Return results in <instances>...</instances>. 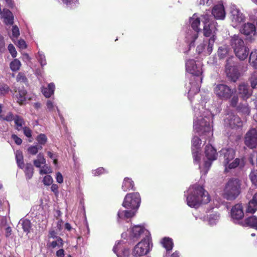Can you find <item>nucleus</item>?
<instances>
[{
  "mask_svg": "<svg viewBox=\"0 0 257 257\" xmlns=\"http://www.w3.org/2000/svg\"><path fill=\"white\" fill-rule=\"evenodd\" d=\"M17 46L21 49H25L27 47L26 42L24 39H20L18 42Z\"/></svg>",
  "mask_w": 257,
  "mask_h": 257,
  "instance_id": "4d7b16f0",
  "label": "nucleus"
},
{
  "mask_svg": "<svg viewBox=\"0 0 257 257\" xmlns=\"http://www.w3.org/2000/svg\"><path fill=\"white\" fill-rule=\"evenodd\" d=\"M250 86L253 89H257V71H253L248 78Z\"/></svg>",
  "mask_w": 257,
  "mask_h": 257,
  "instance_id": "f704fd0d",
  "label": "nucleus"
},
{
  "mask_svg": "<svg viewBox=\"0 0 257 257\" xmlns=\"http://www.w3.org/2000/svg\"><path fill=\"white\" fill-rule=\"evenodd\" d=\"M186 201L188 206L197 208L202 203H207L210 201V196L202 186L195 184L192 186Z\"/></svg>",
  "mask_w": 257,
  "mask_h": 257,
  "instance_id": "f257e3e1",
  "label": "nucleus"
},
{
  "mask_svg": "<svg viewBox=\"0 0 257 257\" xmlns=\"http://www.w3.org/2000/svg\"><path fill=\"white\" fill-rule=\"evenodd\" d=\"M27 92L24 88H19L18 89H15L14 95L17 99V101L20 104H22L26 100V94Z\"/></svg>",
  "mask_w": 257,
  "mask_h": 257,
  "instance_id": "aec40b11",
  "label": "nucleus"
},
{
  "mask_svg": "<svg viewBox=\"0 0 257 257\" xmlns=\"http://www.w3.org/2000/svg\"><path fill=\"white\" fill-rule=\"evenodd\" d=\"M105 172V169L102 167L98 168L93 172L95 175H100V174H103Z\"/></svg>",
  "mask_w": 257,
  "mask_h": 257,
  "instance_id": "e2e57ef3",
  "label": "nucleus"
},
{
  "mask_svg": "<svg viewBox=\"0 0 257 257\" xmlns=\"http://www.w3.org/2000/svg\"><path fill=\"white\" fill-rule=\"evenodd\" d=\"M16 80L17 82H22L23 83H28V79L27 78L25 74L23 72H19L17 75Z\"/></svg>",
  "mask_w": 257,
  "mask_h": 257,
  "instance_id": "49530a36",
  "label": "nucleus"
},
{
  "mask_svg": "<svg viewBox=\"0 0 257 257\" xmlns=\"http://www.w3.org/2000/svg\"><path fill=\"white\" fill-rule=\"evenodd\" d=\"M56 240L52 241V242H50V244H47L48 246H51L52 248H55L56 246H58L59 247H62L63 246V241L60 236H57L56 238Z\"/></svg>",
  "mask_w": 257,
  "mask_h": 257,
  "instance_id": "ea45409f",
  "label": "nucleus"
},
{
  "mask_svg": "<svg viewBox=\"0 0 257 257\" xmlns=\"http://www.w3.org/2000/svg\"><path fill=\"white\" fill-rule=\"evenodd\" d=\"M233 57H228L226 60L225 64V71L227 76L230 78L233 82H236L238 79L240 74L237 68L231 65V62Z\"/></svg>",
  "mask_w": 257,
  "mask_h": 257,
  "instance_id": "1a4fd4ad",
  "label": "nucleus"
},
{
  "mask_svg": "<svg viewBox=\"0 0 257 257\" xmlns=\"http://www.w3.org/2000/svg\"><path fill=\"white\" fill-rule=\"evenodd\" d=\"M216 30L213 22H210L208 25H204L203 29V35L210 38L212 36H216L215 30Z\"/></svg>",
  "mask_w": 257,
  "mask_h": 257,
  "instance_id": "6ab92c4d",
  "label": "nucleus"
},
{
  "mask_svg": "<svg viewBox=\"0 0 257 257\" xmlns=\"http://www.w3.org/2000/svg\"><path fill=\"white\" fill-rule=\"evenodd\" d=\"M5 49V44L4 36L0 34V53L4 51Z\"/></svg>",
  "mask_w": 257,
  "mask_h": 257,
  "instance_id": "13d9d810",
  "label": "nucleus"
},
{
  "mask_svg": "<svg viewBox=\"0 0 257 257\" xmlns=\"http://www.w3.org/2000/svg\"><path fill=\"white\" fill-rule=\"evenodd\" d=\"M231 45L234 49L235 55L240 60L246 59L249 53V49L245 46L242 39L238 35H234L231 39Z\"/></svg>",
  "mask_w": 257,
  "mask_h": 257,
  "instance_id": "7ed1b4c3",
  "label": "nucleus"
},
{
  "mask_svg": "<svg viewBox=\"0 0 257 257\" xmlns=\"http://www.w3.org/2000/svg\"><path fill=\"white\" fill-rule=\"evenodd\" d=\"M13 112H8L6 115L3 113V106L0 103V119L2 120H6V121H12Z\"/></svg>",
  "mask_w": 257,
  "mask_h": 257,
  "instance_id": "72a5a7b5",
  "label": "nucleus"
},
{
  "mask_svg": "<svg viewBox=\"0 0 257 257\" xmlns=\"http://www.w3.org/2000/svg\"><path fill=\"white\" fill-rule=\"evenodd\" d=\"M246 212L254 213L257 210V192L252 196V198L248 203Z\"/></svg>",
  "mask_w": 257,
  "mask_h": 257,
  "instance_id": "412c9836",
  "label": "nucleus"
},
{
  "mask_svg": "<svg viewBox=\"0 0 257 257\" xmlns=\"http://www.w3.org/2000/svg\"><path fill=\"white\" fill-rule=\"evenodd\" d=\"M210 16L208 14L202 15L201 16V19L204 24V25H205V24H208V23L210 22Z\"/></svg>",
  "mask_w": 257,
  "mask_h": 257,
  "instance_id": "6e6d98bb",
  "label": "nucleus"
},
{
  "mask_svg": "<svg viewBox=\"0 0 257 257\" xmlns=\"http://www.w3.org/2000/svg\"><path fill=\"white\" fill-rule=\"evenodd\" d=\"M241 161L239 158H236L235 160L232 162V163H229L228 164V168H235L236 167L240 165Z\"/></svg>",
  "mask_w": 257,
  "mask_h": 257,
  "instance_id": "603ef678",
  "label": "nucleus"
},
{
  "mask_svg": "<svg viewBox=\"0 0 257 257\" xmlns=\"http://www.w3.org/2000/svg\"><path fill=\"white\" fill-rule=\"evenodd\" d=\"M12 34H13V36H15V37H18L19 36V35H20L19 29L18 27L16 26V25L15 26L13 27Z\"/></svg>",
  "mask_w": 257,
  "mask_h": 257,
  "instance_id": "680f3d73",
  "label": "nucleus"
},
{
  "mask_svg": "<svg viewBox=\"0 0 257 257\" xmlns=\"http://www.w3.org/2000/svg\"><path fill=\"white\" fill-rule=\"evenodd\" d=\"M43 146H39V145H35V146H31L28 149V152L32 155H36L37 154L39 150H42Z\"/></svg>",
  "mask_w": 257,
  "mask_h": 257,
  "instance_id": "a18cd8bd",
  "label": "nucleus"
},
{
  "mask_svg": "<svg viewBox=\"0 0 257 257\" xmlns=\"http://www.w3.org/2000/svg\"><path fill=\"white\" fill-rule=\"evenodd\" d=\"M152 246V239L150 236H146L140 242L135 246L133 250V254L135 256H141L146 255L150 250V245Z\"/></svg>",
  "mask_w": 257,
  "mask_h": 257,
  "instance_id": "39448f33",
  "label": "nucleus"
},
{
  "mask_svg": "<svg viewBox=\"0 0 257 257\" xmlns=\"http://www.w3.org/2000/svg\"><path fill=\"white\" fill-rule=\"evenodd\" d=\"M12 138L14 141L15 143L17 144V145H21L22 143V140L20 137H18L16 134H13L12 136Z\"/></svg>",
  "mask_w": 257,
  "mask_h": 257,
  "instance_id": "052dcab7",
  "label": "nucleus"
},
{
  "mask_svg": "<svg viewBox=\"0 0 257 257\" xmlns=\"http://www.w3.org/2000/svg\"><path fill=\"white\" fill-rule=\"evenodd\" d=\"M10 87L6 83H0V91L2 94H6L9 92Z\"/></svg>",
  "mask_w": 257,
  "mask_h": 257,
  "instance_id": "3c124183",
  "label": "nucleus"
},
{
  "mask_svg": "<svg viewBox=\"0 0 257 257\" xmlns=\"http://www.w3.org/2000/svg\"><path fill=\"white\" fill-rule=\"evenodd\" d=\"M113 251L118 257H128L130 254V250L128 248H123L121 242H118L113 246Z\"/></svg>",
  "mask_w": 257,
  "mask_h": 257,
  "instance_id": "2eb2a0df",
  "label": "nucleus"
},
{
  "mask_svg": "<svg viewBox=\"0 0 257 257\" xmlns=\"http://www.w3.org/2000/svg\"><path fill=\"white\" fill-rule=\"evenodd\" d=\"M238 91L243 100H246L252 95V92L249 90L248 86L244 83L238 85Z\"/></svg>",
  "mask_w": 257,
  "mask_h": 257,
  "instance_id": "f3484780",
  "label": "nucleus"
},
{
  "mask_svg": "<svg viewBox=\"0 0 257 257\" xmlns=\"http://www.w3.org/2000/svg\"><path fill=\"white\" fill-rule=\"evenodd\" d=\"M55 90V84L54 83H49L47 87L42 86L41 88V92L45 97L49 98L54 94Z\"/></svg>",
  "mask_w": 257,
  "mask_h": 257,
  "instance_id": "4be33fe9",
  "label": "nucleus"
},
{
  "mask_svg": "<svg viewBox=\"0 0 257 257\" xmlns=\"http://www.w3.org/2000/svg\"><path fill=\"white\" fill-rule=\"evenodd\" d=\"M141 196L139 192L126 194L122 202V205L127 209H138L141 203Z\"/></svg>",
  "mask_w": 257,
  "mask_h": 257,
  "instance_id": "423d86ee",
  "label": "nucleus"
},
{
  "mask_svg": "<svg viewBox=\"0 0 257 257\" xmlns=\"http://www.w3.org/2000/svg\"><path fill=\"white\" fill-rule=\"evenodd\" d=\"M121 189L124 191H129L131 189L134 190L135 184L132 178H128V177L124 178L121 185Z\"/></svg>",
  "mask_w": 257,
  "mask_h": 257,
  "instance_id": "5701e85b",
  "label": "nucleus"
},
{
  "mask_svg": "<svg viewBox=\"0 0 257 257\" xmlns=\"http://www.w3.org/2000/svg\"><path fill=\"white\" fill-rule=\"evenodd\" d=\"M57 182L59 183H62L63 182V177L60 172H57L56 174Z\"/></svg>",
  "mask_w": 257,
  "mask_h": 257,
  "instance_id": "0e129e2a",
  "label": "nucleus"
},
{
  "mask_svg": "<svg viewBox=\"0 0 257 257\" xmlns=\"http://www.w3.org/2000/svg\"><path fill=\"white\" fill-rule=\"evenodd\" d=\"M192 28L195 30V31L198 32L199 30V26L200 24V20L199 18H195V15H194L192 18H191L190 20Z\"/></svg>",
  "mask_w": 257,
  "mask_h": 257,
  "instance_id": "4c0bfd02",
  "label": "nucleus"
},
{
  "mask_svg": "<svg viewBox=\"0 0 257 257\" xmlns=\"http://www.w3.org/2000/svg\"><path fill=\"white\" fill-rule=\"evenodd\" d=\"M217 55L219 59H225L229 56V49L226 45H223L218 48Z\"/></svg>",
  "mask_w": 257,
  "mask_h": 257,
  "instance_id": "cd10ccee",
  "label": "nucleus"
},
{
  "mask_svg": "<svg viewBox=\"0 0 257 257\" xmlns=\"http://www.w3.org/2000/svg\"><path fill=\"white\" fill-rule=\"evenodd\" d=\"M8 50L10 52L11 56L13 58H15L17 56V52L16 48L13 44H9L8 46Z\"/></svg>",
  "mask_w": 257,
  "mask_h": 257,
  "instance_id": "09e8293b",
  "label": "nucleus"
},
{
  "mask_svg": "<svg viewBox=\"0 0 257 257\" xmlns=\"http://www.w3.org/2000/svg\"><path fill=\"white\" fill-rule=\"evenodd\" d=\"M244 221L247 226L257 229V216H251L247 217Z\"/></svg>",
  "mask_w": 257,
  "mask_h": 257,
  "instance_id": "c85d7f7f",
  "label": "nucleus"
},
{
  "mask_svg": "<svg viewBox=\"0 0 257 257\" xmlns=\"http://www.w3.org/2000/svg\"><path fill=\"white\" fill-rule=\"evenodd\" d=\"M244 20V16L239 10H233L232 12V20L236 24H239Z\"/></svg>",
  "mask_w": 257,
  "mask_h": 257,
  "instance_id": "bb28decb",
  "label": "nucleus"
},
{
  "mask_svg": "<svg viewBox=\"0 0 257 257\" xmlns=\"http://www.w3.org/2000/svg\"><path fill=\"white\" fill-rule=\"evenodd\" d=\"M2 16L4 19V22L6 24H14V16L10 10L4 9L2 12Z\"/></svg>",
  "mask_w": 257,
  "mask_h": 257,
  "instance_id": "393cba45",
  "label": "nucleus"
},
{
  "mask_svg": "<svg viewBox=\"0 0 257 257\" xmlns=\"http://www.w3.org/2000/svg\"><path fill=\"white\" fill-rule=\"evenodd\" d=\"M205 156L207 159L214 161L217 159L218 155L216 150L211 145H207L205 148Z\"/></svg>",
  "mask_w": 257,
  "mask_h": 257,
  "instance_id": "a211bd4d",
  "label": "nucleus"
},
{
  "mask_svg": "<svg viewBox=\"0 0 257 257\" xmlns=\"http://www.w3.org/2000/svg\"><path fill=\"white\" fill-rule=\"evenodd\" d=\"M249 177L252 184L257 185V170L251 171Z\"/></svg>",
  "mask_w": 257,
  "mask_h": 257,
  "instance_id": "de8ad7c7",
  "label": "nucleus"
},
{
  "mask_svg": "<svg viewBox=\"0 0 257 257\" xmlns=\"http://www.w3.org/2000/svg\"><path fill=\"white\" fill-rule=\"evenodd\" d=\"M244 144L249 148H255L257 147V130L255 128L249 130L245 134Z\"/></svg>",
  "mask_w": 257,
  "mask_h": 257,
  "instance_id": "9d476101",
  "label": "nucleus"
},
{
  "mask_svg": "<svg viewBox=\"0 0 257 257\" xmlns=\"http://www.w3.org/2000/svg\"><path fill=\"white\" fill-rule=\"evenodd\" d=\"M56 255L58 257H64L65 255V251L63 248L59 249L56 252Z\"/></svg>",
  "mask_w": 257,
  "mask_h": 257,
  "instance_id": "338daca9",
  "label": "nucleus"
},
{
  "mask_svg": "<svg viewBox=\"0 0 257 257\" xmlns=\"http://www.w3.org/2000/svg\"><path fill=\"white\" fill-rule=\"evenodd\" d=\"M185 67L186 71L194 75L197 80H199L200 83L202 82L203 77L201 75L202 70L201 68L198 67L194 60H188L185 63Z\"/></svg>",
  "mask_w": 257,
  "mask_h": 257,
  "instance_id": "0eeeda50",
  "label": "nucleus"
},
{
  "mask_svg": "<svg viewBox=\"0 0 257 257\" xmlns=\"http://www.w3.org/2000/svg\"><path fill=\"white\" fill-rule=\"evenodd\" d=\"M240 32L247 36L252 37L256 34V28L252 23H245L240 29Z\"/></svg>",
  "mask_w": 257,
  "mask_h": 257,
  "instance_id": "ddd939ff",
  "label": "nucleus"
},
{
  "mask_svg": "<svg viewBox=\"0 0 257 257\" xmlns=\"http://www.w3.org/2000/svg\"><path fill=\"white\" fill-rule=\"evenodd\" d=\"M217 39L216 36H212L210 37L208 41V46L207 47V53L210 54L212 53L214 44Z\"/></svg>",
  "mask_w": 257,
  "mask_h": 257,
  "instance_id": "a19ab883",
  "label": "nucleus"
},
{
  "mask_svg": "<svg viewBox=\"0 0 257 257\" xmlns=\"http://www.w3.org/2000/svg\"><path fill=\"white\" fill-rule=\"evenodd\" d=\"M16 160L17 165L20 168H24L25 164L24 161V157L22 152H18L16 155Z\"/></svg>",
  "mask_w": 257,
  "mask_h": 257,
  "instance_id": "58836bf2",
  "label": "nucleus"
},
{
  "mask_svg": "<svg viewBox=\"0 0 257 257\" xmlns=\"http://www.w3.org/2000/svg\"><path fill=\"white\" fill-rule=\"evenodd\" d=\"M25 135L28 138H31L32 136V131L28 127V126H23V128Z\"/></svg>",
  "mask_w": 257,
  "mask_h": 257,
  "instance_id": "5fc2aeb1",
  "label": "nucleus"
},
{
  "mask_svg": "<svg viewBox=\"0 0 257 257\" xmlns=\"http://www.w3.org/2000/svg\"><path fill=\"white\" fill-rule=\"evenodd\" d=\"M200 136L205 140L210 139L213 135L212 126L210 121H207L206 118H203L200 122V127L198 131Z\"/></svg>",
  "mask_w": 257,
  "mask_h": 257,
  "instance_id": "6e6552de",
  "label": "nucleus"
},
{
  "mask_svg": "<svg viewBox=\"0 0 257 257\" xmlns=\"http://www.w3.org/2000/svg\"><path fill=\"white\" fill-rule=\"evenodd\" d=\"M144 228L142 226H134L132 229V235L134 238H138L144 232Z\"/></svg>",
  "mask_w": 257,
  "mask_h": 257,
  "instance_id": "473e14b6",
  "label": "nucleus"
},
{
  "mask_svg": "<svg viewBox=\"0 0 257 257\" xmlns=\"http://www.w3.org/2000/svg\"><path fill=\"white\" fill-rule=\"evenodd\" d=\"M162 243L167 250H171L173 247V242L172 239L169 237H164Z\"/></svg>",
  "mask_w": 257,
  "mask_h": 257,
  "instance_id": "e433bc0d",
  "label": "nucleus"
},
{
  "mask_svg": "<svg viewBox=\"0 0 257 257\" xmlns=\"http://www.w3.org/2000/svg\"><path fill=\"white\" fill-rule=\"evenodd\" d=\"M24 169L27 180H30L32 178L34 173V168L33 165L31 163H27L25 165Z\"/></svg>",
  "mask_w": 257,
  "mask_h": 257,
  "instance_id": "a878e982",
  "label": "nucleus"
},
{
  "mask_svg": "<svg viewBox=\"0 0 257 257\" xmlns=\"http://www.w3.org/2000/svg\"><path fill=\"white\" fill-rule=\"evenodd\" d=\"M243 207L242 204H236L231 209V216L233 219L239 220L243 217Z\"/></svg>",
  "mask_w": 257,
  "mask_h": 257,
  "instance_id": "f8f14e48",
  "label": "nucleus"
},
{
  "mask_svg": "<svg viewBox=\"0 0 257 257\" xmlns=\"http://www.w3.org/2000/svg\"><path fill=\"white\" fill-rule=\"evenodd\" d=\"M12 120H14L15 121L16 129L19 130H23V125L25 124V121L24 118L22 116L19 115H14L12 112Z\"/></svg>",
  "mask_w": 257,
  "mask_h": 257,
  "instance_id": "b1692460",
  "label": "nucleus"
},
{
  "mask_svg": "<svg viewBox=\"0 0 257 257\" xmlns=\"http://www.w3.org/2000/svg\"><path fill=\"white\" fill-rule=\"evenodd\" d=\"M194 146H198L201 143V140L198 137H194L192 140Z\"/></svg>",
  "mask_w": 257,
  "mask_h": 257,
  "instance_id": "bf43d9fd",
  "label": "nucleus"
},
{
  "mask_svg": "<svg viewBox=\"0 0 257 257\" xmlns=\"http://www.w3.org/2000/svg\"><path fill=\"white\" fill-rule=\"evenodd\" d=\"M46 162L44 154L39 153L37 155V159L34 160L33 164L37 168H41L42 165L46 164Z\"/></svg>",
  "mask_w": 257,
  "mask_h": 257,
  "instance_id": "7c9ffc66",
  "label": "nucleus"
},
{
  "mask_svg": "<svg viewBox=\"0 0 257 257\" xmlns=\"http://www.w3.org/2000/svg\"><path fill=\"white\" fill-rule=\"evenodd\" d=\"M213 91L217 97L223 100L230 99L234 93L236 92L235 89H231L228 85L223 84V83L215 85L213 87Z\"/></svg>",
  "mask_w": 257,
  "mask_h": 257,
  "instance_id": "20e7f679",
  "label": "nucleus"
},
{
  "mask_svg": "<svg viewBox=\"0 0 257 257\" xmlns=\"http://www.w3.org/2000/svg\"><path fill=\"white\" fill-rule=\"evenodd\" d=\"M212 161H210V160H208L204 162V167L207 169V171H208V169L210 168V167L212 165Z\"/></svg>",
  "mask_w": 257,
  "mask_h": 257,
  "instance_id": "69168bd1",
  "label": "nucleus"
},
{
  "mask_svg": "<svg viewBox=\"0 0 257 257\" xmlns=\"http://www.w3.org/2000/svg\"><path fill=\"white\" fill-rule=\"evenodd\" d=\"M235 152L232 149H222L220 151V157L223 159V164L225 166L229 165V162L234 159Z\"/></svg>",
  "mask_w": 257,
  "mask_h": 257,
  "instance_id": "9b49d317",
  "label": "nucleus"
},
{
  "mask_svg": "<svg viewBox=\"0 0 257 257\" xmlns=\"http://www.w3.org/2000/svg\"><path fill=\"white\" fill-rule=\"evenodd\" d=\"M21 66V63L18 59H14L10 63V68L12 71H16L19 70Z\"/></svg>",
  "mask_w": 257,
  "mask_h": 257,
  "instance_id": "79ce46f5",
  "label": "nucleus"
},
{
  "mask_svg": "<svg viewBox=\"0 0 257 257\" xmlns=\"http://www.w3.org/2000/svg\"><path fill=\"white\" fill-rule=\"evenodd\" d=\"M238 102V96L237 95H233L230 100V104L232 107H237V103Z\"/></svg>",
  "mask_w": 257,
  "mask_h": 257,
  "instance_id": "8fccbe9b",
  "label": "nucleus"
},
{
  "mask_svg": "<svg viewBox=\"0 0 257 257\" xmlns=\"http://www.w3.org/2000/svg\"><path fill=\"white\" fill-rule=\"evenodd\" d=\"M237 110L243 114H247V115H248L250 112V108L247 103H240L237 106Z\"/></svg>",
  "mask_w": 257,
  "mask_h": 257,
  "instance_id": "2f4dec72",
  "label": "nucleus"
},
{
  "mask_svg": "<svg viewBox=\"0 0 257 257\" xmlns=\"http://www.w3.org/2000/svg\"><path fill=\"white\" fill-rule=\"evenodd\" d=\"M212 15L217 19H223L225 18V13L223 5H215L212 10Z\"/></svg>",
  "mask_w": 257,
  "mask_h": 257,
  "instance_id": "dca6fc26",
  "label": "nucleus"
},
{
  "mask_svg": "<svg viewBox=\"0 0 257 257\" xmlns=\"http://www.w3.org/2000/svg\"><path fill=\"white\" fill-rule=\"evenodd\" d=\"M43 182L44 184L46 185H51L53 182V179L50 175H46L44 177Z\"/></svg>",
  "mask_w": 257,
  "mask_h": 257,
  "instance_id": "864d4df0",
  "label": "nucleus"
},
{
  "mask_svg": "<svg viewBox=\"0 0 257 257\" xmlns=\"http://www.w3.org/2000/svg\"><path fill=\"white\" fill-rule=\"evenodd\" d=\"M226 123L231 128H235V127H240L242 126V122L240 118L237 115L231 113L228 115L226 119Z\"/></svg>",
  "mask_w": 257,
  "mask_h": 257,
  "instance_id": "4468645a",
  "label": "nucleus"
},
{
  "mask_svg": "<svg viewBox=\"0 0 257 257\" xmlns=\"http://www.w3.org/2000/svg\"><path fill=\"white\" fill-rule=\"evenodd\" d=\"M22 225L23 229L25 232L27 233L31 232V229L32 228V223L29 219H24L22 222Z\"/></svg>",
  "mask_w": 257,
  "mask_h": 257,
  "instance_id": "37998d69",
  "label": "nucleus"
},
{
  "mask_svg": "<svg viewBox=\"0 0 257 257\" xmlns=\"http://www.w3.org/2000/svg\"><path fill=\"white\" fill-rule=\"evenodd\" d=\"M249 62L254 68L257 69V50L251 51L249 55Z\"/></svg>",
  "mask_w": 257,
  "mask_h": 257,
  "instance_id": "c756f323",
  "label": "nucleus"
},
{
  "mask_svg": "<svg viewBox=\"0 0 257 257\" xmlns=\"http://www.w3.org/2000/svg\"><path fill=\"white\" fill-rule=\"evenodd\" d=\"M36 140L38 142V145L42 146V145H44L47 143L48 138L45 134H40L39 135L37 136Z\"/></svg>",
  "mask_w": 257,
  "mask_h": 257,
  "instance_id": "c03bdc74",
  "label": "nucleus"
},
{
  "mask_svg": "<svg viewBox=\"0 0 257 257\" xmlns=\"http://www.w3.org/2000/svg\"><path fill=\"white\" fill-rule=\"evenodd\" d=\"M241 192V183L238 178H230L221 192L222 197L228 200H235Z\"/></svg>",
  "mask_w": 257,
  "mask_h": 257,
  "instance_id": "f03ea898",
  "label": "nucleus"
},
{
  "mask_svg": "<svg viewBox=\"0 0 257 257\" xmlns=\"http://www.w3.org/2000/svg\"><path fill=\"white\" fill-rule=\"evenodd\" d=\"M134 215L135 213L132 210H119L117 213V216L119 218H130Z\"/></svg>",
  "mask_w": 257,
  "mask_h": 257,
  "instance_id": "c9c22d12",
  "label": "nucleus"
},
{
  "mask_svg": "<svg viewBox=\"0 0 257 257\" xmlns=\"http://www.w3.org/2000/svg\"><path fill=\"white\" fill-rule=\"evenodd\" d=\"M193 157L194 158V160L195 162H199V160H200V156L198 152H193Z\"/></svg>",
  "mask_w": 257,
  "mask_h": 257,
  "instance_id": "774afa93",
  "label": "nucleus"
}]
</instances>
